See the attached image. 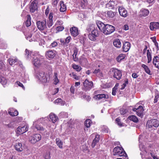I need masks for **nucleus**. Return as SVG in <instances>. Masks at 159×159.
I'll list each match as a JSON object with an SVG mask.
<instances>
[{"instance_id": "f257e3e1", "label": "nucleus", "mask_w": 159, "mask_h": 159, "mask_svg": "<svg viewBox=\"0 0 159 159\" xmlns=\"http://www.w3.org/2000/svg\"><path fill=\"white\" fill-rule=\"evenodd\" d=\"M37 77L38 80L42 83H46L50 80V76L48 74H45L43 71L39 72L37 74Z\"/></svg>"}, {"instance_id": "f03ea898", "label": "nucleus", "mask_w": 159, "mask_h": 159, "mask_svg": "<svg viewBox=\"0 0 159 159\" xmlns=\"http://www.w3.org/2000/svg\"><path fill=\"white\" fill-rule=\"evenodd\" d=\"M110 74H111L113 78L117 80H120L122 76V72L118 69L112 68L110 71Z\"/></svg>"}, {"instance_id": "7ed1b4c3", "label": "nucleus", "mask_w": 159, "mask_h": 159, "mask_svg": "<svg viewBox=\"0 0 159 159\" xmlns=\"http://www.w3.org/2000/svg\"><path fill=\"white\" fill-rule=\"evenodd\" d=\"M146 126L149 128H156L159 126V121L156 119H152L147 121Z\"/></svg>"}, {"instance_id": "20e7f679", "label": "nucleus", "mask_w": 159, "mask_h": 159, "mask_svg": "<svg viewBox=\"0 0 159 159\" xmlns=\"http://www.w3.org/2000/svg\"><path fill=\"white\" fill-rule=\"evenodd\" d=\"M115 30V27L114 26L106 24L102 32L105 34L108 35L113 33Z\"/></svg>"}, {"instance_id": "39448f33", "label": "nucleus", "mask_w": 159, "mask_h": 159, "mask_svg": "<svg viewBox=\"0 0 159 159\" xmlns=\"http://www.w3.org/2000/svg\"><path fill=\"white\" fill-rule=\"evenodd\" d=\"M84 87L83 89L85 91H89L91 89L93 86V83L91 81H89L87 79H86L83 82Z\"/></svg>"}, {"instance_id": "423d86ee", "label": "nucleus", "mask_w": 159, "mask_h": 159, "mask_svg": "<svg viewBox=\"0 0 159 159\" xmlns=\"http://www.w3.org/2000/svg\"><path fill=\"white\" fill-rule=\"evenodd\" d=\"M43 119V118H40L38 120L34 122L33 124V126L37 130H39L41 132H43L44 133V132L46 131V130L43 127L37 124L38 123L41 122Z\"/></svg>"}, {"instance_id": "0eeeda50", "label": "nucleus", "mask_w": 159, "mask_h": 159, "mask_svg": "<svg viewBox=\"0 0 159 159\" xmlns=\"http://www.w3.org/2000/svg\"><path fill=\"white\" fill-rule=\"evenodd\" d=\"M36 25L38 29L40 31L43 30L47 28L46 21L45 20L37 21Z\"/></svg>"}, {"instance_id": "6e6552de", "label": "nucleus", "mask_w": 159, "mask_h": 159, "mask_svg": "<svg viewBox=\"0 0 159 159\" xmlns=\"http://www.w3.org/2000/svg\"><path fill=\"white\" fill-rule=\"evenodd\" d=\"M41 138V135L38 134H36L30 137L29 139L30 141L33 144L39 141Z\"/></svg>"}, {"instance_id": "1a4fd4ad", "label": "nucleus", "mask_w": 159, "mask_h": 159, "mask_svg": "<svg viewBox=\"0 0 159 159\" xmlns=\"http://www.w3.org/2000/svg\"><path fill=\"white\" fill-rule=\"evenodd\" d=\"M132 111L136 112V114L138 116L142 118L143 116V112L144 109L143 106H139L138 108H133Z\"/></svg>"}, {"instance_id": "9d476101", "label": "nucleus", "mask_w": 159, "mask_h": 159, "mask_svg": "<svg viewBox=\"0 0 159 159\" xmlns=\"http://www.w3.org/2000/svg\"><path fill=\"white\" fill-rule=\"evenodd\" d=\"M118 11L120 15L123 17H126L128 15L127 11L122 6L118 7Z\"/></svg>"}, {"instance_id": "9b49d317", "label": "nucleus", "mask_w": 159, "mask_h": 159, "mask_svg": "<svg viewBox=\"0 0 159 159\" xmlns=\"http://www.w3.org/2000/svg\"><path fill=\"white\" fill-rule=\"evenodd\" d=\"M28 130V127L27 125H26L22 126H19L17 129L18 133L20 134H23L27 131Z\"/></svg>"}, {"instance_id": "f8f14e48", "label": "nucleus", "mask_w": 159, "mask_h": 159, "mask_svg": "<svg viewBox=\"0 0 159 159\" xmlns=\"http://www.w3.org/2000/svg\"><path fill=\"white\" fill-rule=\"evenodd\" d=\"M43 61V60L42 59H39L36 57V58H34L33 63L36 67H39L40 66Z\"/></svg>"}, {"instance_id": "ddd939ff", "label": "nucleus", "mask_w": 159, "mask_h": 159, "mask_svg": "<svg viewBox=\"0 0 159 159\" xmlns=\"http://www.w3.org/2000/svg\"><path fill=\"white\" fill-rule=\"evenodd\" d=\"M131 47L130 43L128 42H126L123 43L122 49L123 51L127 52L129 51Z\"/></svg>"}, {"instance_id": "4468645a", "label": "nucleus", "mask_w": 159, "mask_h": 159, "mask_svg": "<svg viewBox=\"0 0 159 159\" xmlns=\"http://www.w3.org/2000/svg\"><path fill=\"white\" fill-rule=\"evenodd\" d=\"M150 29L151 30H154L159 27V23L158 22H152L150 24Z\"/></svg>"}, {"instance_id": "2eb2a0df", "label": "nucleus", "mask_w": 159, "mask_h": 159, "mask_svg": "<svg viewBox=\"0 0 159 159\" xmlns=\"http://www.w3.org/2000/svg\"><path fill=\"white\" fill-rule=\"evenodd\" d=\"M45 55L47 57L53 58L56 55L55 52L51 50H49L46 52Z\"/></svg>"}, {"instance_id": "dca6fc26", "label": "nucleus", "mask_w": 159, "mask_h": 159, "mask_svg": "<svg viewBox=\"0 0 159 159\" xmlns=\"http://www.w3.org/2000/svg\"><path fill=\"white\" fill-rule=\"evenodd\" d=\"M109 96L107 94H98L94 96V98L96 99L100 100L102 98L108 99Z\"/></svg>"}, {"instance_id": "f3484780", "label": "nucleus", "mask_w": 159, "mask_h": 159, "mask_svg": "<svg viewBox=\"0 0 159 159\" xmlns=\"http://www.w3.org/2000/svg\"><path fill=\"white\" fill-rule=\"evenodd\" d=\"M96 23L99 30L102 32L105 27L106 25L99 20L96 21Z\"/></svg>"}, {"instance_id": "a211bd4d", "label": "nucleus", "mask_w": 159, "mask_h": 159, "mask_svg": "<svg viewBox=\"0 0 159 159\" xmlns=\"http://www.w3.org/2000/svg\"><path fill=\"white\" fill-rule=\"evenodd\" d=\"M37 8V3L36 2L34 1L32 2L30 7V11L31 12H34Z\"/></svg>"}, {"instance_id": "6ab92c4d", "label": "nucleus", "mask_w": 159, "mask_h": 159, "mask_svg": "<svg viewBox=\"0 0 159 159\" xmlns=\"http://www.w3.org/2000/svg\"><path fill=\"white\" fill-rule=\"evenodd\" d=\"M152 62L155 66L159 69V55L154 57Z\"/></svg>"}, {"instance_id": "aec40b11", "label": "nucleus", "mask_w": 159, "mask_h": 159, "mask_svg": "<svg viewBox=\"0 0 159 159\" xmlns=\"http://www.w3.org/2000/svg\"><path fill=\"white\" fill-rule=\"evenodd\" d=\"M71 35L74 37L77 36L79 34L78 28L76 27H71L70 30Z\"/></svg>"}, {"instance_id": "412c9836", "label": "nucleus", "mask_w": 159, "mask_h": 159, "mask_svg": "<svg viewBox=\"0 0 159 159\" xmlns=\"http://www.w3.org/2000/svg\"><path fill=\"white\" fill-rule=\"evenodd\" d=\"M79 62L80 64L83 66H85L88 64V61L87 59L83 57H81L80 58Z\"/></svg>"}, {"instance_id": "4be33fe9", "label": "nucleus", "mask_w": 159, "mask_h": 159, "mask_svg": "<svg viewBox=\"0 0 159 159\" xmlns=\"http://www.w3.org/2000/svg\"><path fill=\"white\" fill-rule=\"evenodd\" d=\"M100 139L99 135L97 134L95 136V138L93 139L91 145L92 148H94L96 145L98 143Z\"/></svg>"}, {"instance_id": "5701e85b", "label": "nucleus", "mask_w": 159, "mask_h": 159, "mask_svg": "<svg viewBox=\"0 0 159 159\" xmlns=\"http://www.w3.org/2000/svg\"><path fill=\"white\" fill-rule=\"evenodd\" d=\"M113 44L115 47L118 48H120L121 46L120 40L118 39H115L114 40L113 42Z\"/></svg>"}, {"instance_id": "b1692460", "label": "nucleus", "mask_w": 159, "mask_h": 159, "mask_svg": "<svg viewBox=\"0 0 159 159\" xmlns=\"http://www.w3.org/2000/svg\"><path fill=\"white\" fill-rule=\"evenodd\" d=\"M60 10L61 12H63L66 11V5L64 4V2L63 1H61L60 2Z\"/></svg>"}, {"instance_id": "393cba45", "label": "nucleus", "mask_w": 159, "mask_h": 159, "mask_svg": "<svg viewBox=\"0 0 159 159\" xmlns=\"http://www.w3.org/2000/svg\"><path fill=\"white\" fill-rule=\"evenodd\" d=\"M88 2L87 0H82L80 4V6L83 9H85L88 7Z\"/></svg>"}, {"instance_id": "a878e982", "label": "nucleus", "mask_w": 159, "mask_h": 159, "mask_svg": "<svg viewBox=\"0 0 159 159\" xmlns=\"http://www.w3.org/2000/svg\"><path fill=\"white\" fill-rule=\"evenodd\" d=\"M149 11L148 10L143 9L141 10L140 12V15L141 16L145 17L147 16L149 14Z\"/></svg>"}, {"instance_id": "bb28decb", "label": "nucleus", "mask_w": 159, "mask_h": 159, "mask_svg": "<svg viewBox=\"0 0 159 159\" xmlns=\"http://www.w3.org/2000/svg\"><path fill=\"white\" fill-rule=\"evenodd\" d=\"M49 117L53 123H55L58 119L57 117L55 115L52 113L50 114Z\"/></svg>"}, {"instance_id": "cd10ccee", "label": "nucleus", "mask_w": 159, "mask_h": 159, "mask_svg": "<svg viewBox=\"0 0 159 159\" xmlns=\"http://www.w3.org/2000/svg\"><path fill=\"white\" fill-rule=\"evenodd\" d=\"M9 110L8 112V114L12 116H17L18 114V111L16 110L12 109Z\"/></svg>"}, {"instance_id": "c85d7f7f", "label": "nucleus", "mask_w": 159, "mask_h": 159, "mask_svg": "<svg viewBox=\"0 0 159 159\" xmlns=\"http://www.w3.org/2000/svg\"><path fill=\"white\" fill-rule=\"evenodd\" d=\"M122 148L120 147L119 146L116 147L113 150V155H118L120 152Z\"/></svg>"}, {"instance_id": "c756f323", "label": "nucleus", "mask_w": 159, "mask_h": 159, "mask_svg": "<svg viewBox=\"0 0 159 159\" xmlns=\"http://www.w3.org/2000/svg\"><path fill=\"white\" fill-rule=\"evenodd\" d=\"M74 53L72 55L73 59L75 61H76L78 60V58L76 57V56L78 53V49L76 48L73 49Z\"/></svg>"}, {"instance_id": "7c9ffc66", "label": "nucleus", "mask_w": 159, "mask_h": 159, "mask_svg": "<svg viewBox=\"0 0 159 159\" xmlns=\"http://www.w3.org/2000/svg\"><path fill=\"white\" fill-rule=\"evenodd\" d=\"M141 66L144 69L145 71L149 75H152L151 71L147 66L145 64H143Z\"/></svg>"}, {"instance_id": "2f4dec72", "label": "nucleus", "mask_w": 159, "mask_h": 159, "mask_svg": "<svg viewBox=\"0 0 159 159\" xmlns=\"http://www.w3.org/2000/svg\"><path fill=\"white\" fill-rule=\"evenodd\" d=\"M115 4V1L113 0H110L109 2L107 4V7L110 9L113 8Z\"/></svg>"}, {"instance_id": "473e14b6", "label": "nucleus", "mask_w": 159, "mask_h": 159, "mask_svg": "<svg viewBox=\"0 0 159 159\" xmlns=\"http://www.w3.org/2000/svg\"><path fill=\"white\" fill-rule=\"evenodd\" d=\"M15 148L17 151H22L23 150L22 144L20 143H16L15 146Z\"/></svg>"}, {"instance_id": "72a5a7b5", "label": "nucleus", "mask_w": 159, "mask_h": 159, "mask_svg": "<svg viewBox=\"0 0 159 159\" xmlns=\"http://www.w3.org/2000/svg\"><path fill=\"white\" fill-rule=\"evenodd\" d=\"M94 29H95L94 25L92 24H90L88 25L86 29V30L89 33L90 32H91L92 31H93Z\"/></svg>"}, {"instance_id": "f704fd0d", "label": "nucleus", "mask_w": 159, "mask_h": 159, "mask_svg": "<svg viewBox=\"0 0 159 159\" xmlns=\"http://www.w3.org/2000/svg\"><path fill=\"white\" fill-rule=\"evenodd\" d=\"M128 119L132 121L135 123H137L139 121V120L137 117L134 115L129 116L128 117Z\"/></svg>"}, {"instance_id": "c9c22d12", "label": "nucleus", "mask_w": 159, "mask_h": 159, "mask_svg": "<svg viewBox=\"0 0 159 159\" xmlns=\"http://www.w3.org/2000/svg\"><path fill=\"white\" fill-rule=\"evenodd\" d=\"M31 17L30 15H27V20L25 22V25L26 26L28 27L31 25Z\"/></svg>"}, {"instance_id": "e433bc0d", "label": "nucleus", "mask_w": 159, "mask_h": 159, "mask_svg": "<svg viewBox=\"0 0 159 159\" xmlns=\"http://www.w3.org/2000/svg\"><path fill=\"white\" fill-rule=\"evenodd\" d=\"M56 143L60 148H62L63 142L58 138L56 139Z\"/></svg>"}, {"instance_id": "4c0bfd02", "label": "nucleus", "mask_w": 159, "mask_h": 159, "mask_svg": "<svg viewBox=\"0 0 159 159\" xmlns=\"http://www.w3.org/2000/svg\"><path fill=\"white\" fill-rule=\"evenodd\" d=\"M147 57L148 59V63H149L152 61V55L151 52L149 49L147 50Z\"/></svg>"}, {"instance_id": "58836bf2", "label": "nucleus", "mask_w": 159, "mask_h": 159, "mask_svg": "<svg viewBox=\"0 0 159 159\" xmlns=\"http://www.w3.org/2000/svg\"><path fill=\"white\" fill-rule=\"evenodd\" d=\"M18 60L17 58H10L8 59V61L11 65L15 64L18 61Z\"/></svg>"}, {"instance_id": "ea45409f", "label": "nucleus", "mask_w": 159, "mask_h": 159, "mask_svg": "<svg viewBox=\"0 0 159 159\" xmlns=\"http://www.w3.org/2000/svg\"><path fill=\"white\" fill-rule=\"evenodd\" d=\"M5 126L8 128H12L16 126V123L14 122H11L7 124H5Z\"/></svg>"}, {"instance_id": "a19ab883", "label": "nucleus", "mask_w": 159, "mask_h": 159, "mask_svg": "<svg viewBox=\"0 0 159 159\" xmlns=\"http://www.w3.org/2000/svg\"><path fill=\"white\" fill-rule=\"evenodd\" d=\"M54 102L55 103H59L61 105H63L64 104V102H63L62 100L60 98H58L57 99L55 100Z\"/></svg>"}, {"instance_id": "79ce46f5", "label": "nucleus", "mask_w": 159, "mask_h": 159, "mask_svg": "<svg viewBox=\"0 0 159 159\" xmlns=\"http://www.w3.org/2000/svg\"><path fill=\"white\" fill-rule=\"evenodd\" d=\"M125 55L124 54H121L119 55L118 57L116 58V60L118 62H120L122 60L124 59L125 57Z\"/></svg>"}, {"instance_id": "37998d69", "label": "nucleus", "mask_w": 159, "mask_h": 159, "mask_svg": "<svg viewBox=\"0 0 159 159\" xmlns=\"http://www.w3.org/2000/svg\"><path fill=\"white\" fill-rule=\"evenodd\" d=\"M88 36L89 39L93 41H95L96 39V38L97 37L94 36V34H92V33H89Z\"/></svg>"}, {"instance_id": "c03bdc74", "label": "nucleus", "mask_w": 159, "mask_h": 159, "mask_svg": "<svg viewBox=\"0 0 159 159\" xmlns=\"http://www.w3.org/2000/svg\"><path fill=\"white\" fill-rule=\"evenodd\" d=\"M0 83H1L2 85H5L7 83V80L5 78L2 77H0Z\"/></svg>"}, {"instance_id": "a18cd8bd", "label": "nucleus", "mask_w": 159, "mask_h": 159, "mask_svg": "<svg viewBox=\"0 0 159 159\" xmlns=\"http://www.w3.org/2000/svg\"><path fill=\"white\" fill-rule=\"evenodd\" d=\"M91 121L89 119H87L86 120L84 123V125L86 128H88L90 127L91 125Z\"/></svg>"}, {"instance_id": "49530a36", "label": "nucleus", "mask_w": 159, "mask_h": 159, "mask_svg": "<svg viewBox=\"0 0 159 159\" xmlns=\"http://www.w3.org/2000/svg\"><path fill=\"white\" fill-rule=\"evenodd\" d=\"M107 16L109 18H113L115 16L114 12L111 11H108Z\"/></svg>"}, {"instance_id": "de8ad7c7", "label": "nucleus", "mask_w": 159, "mask_h": 159, "mask_svg": "<svg viewBox=\"0 0 159 159\" xmlns=\"http://www.w3.org/2000/svg\"><path fill=\"white\" fill-rule=\"evenodd\" d=\"M118 155L120 156H127V154L122 148L120 152L118 154Z\"/></svg>"}, {"instance_id": "09e8293b", "label": "nucleus", "mask_w": 159, "mask_h": 159, "mask_svg": "<svg viewBox=\"0 0 159 159\" xmlns=\"http://www.w3.org/2000/svg\"><path fill=\"white\" fill-rule=\"evenodd\" d=\"M72 67L74 69L78 71H80L81 69V68L80 66L75 64L73 65Z\"/></svg>"}, {"instance_id": "8fccbe9b", "label": "nucleus", "mask_w": 159, "mask_h": 159, "mask_svg": "<svg viewBox=\"0 0 159 159\" xmlns=\"http://www.w3.org/2000/svg\"><path fill=\"white\" fill-rule=\"evenodd\" d=\"M99 31H98L97 29H95L93 31H92L91 33H92V34H94V36L97 37L99 35Z\"/></svg>"}, {"instance_id": "3c124183", "label": "nucleus", "mask_w": 159, "mask_h": 159, "mask_svg": "<svg viewBox=\"0 0 159 159\" xmlns=\"http://www.w3.org/2000/svg\"><path fill=\"white\" fill-rule=\"evenodd\" d=\"M128 79H126L124 81V83L122 85V87L121 88V89L123 90L124 89L125 87L126 86V85L128 84Z\"/></svg>"}, {"instance_id": "603ef678", "label": "nucleus", "mask_w": 159, "mask_h": 159, "mask_svg": "<svg viewBox=\"0 0 159 159\" xmlns=\"http://www.w3.org/2000/svg\"><path fill=\"white\" fill-rule=\"evenodd\" d=\"M55 77L54 78V84H57L59 81V80L57 78V73H55Z\"/></svg>"}, {"instance_id": "864d4df0", "label": "nucleus", "mask_w": 159, "mask_h": 159, "mask_svg": "<svg viewBox=\"0 0 159 159\" xmlns=\"http://www.w3.org/2000/svg\"><path fill=\"white\" fill-rule=\"evenodd\" d=\"M47 24V26L50 28L53 25V20H48Z\"/></svg>"}, {"instance_id": "5fc2aeb1", "label": "nucleus", "mask_w": 159, "mask_h": 159, "mask_svg": "<svg viewBox=\"0 0 159 159\" xmlns=\"http://www.w3.org/2000/svg\"><path fill=\"white\" fill-rule=\"evenodd\" d=\"M82 97L83 98L85 99L88 101H89L91 99L90 96L86 95H84Z\"/></svg>"}, {"instance_id": "6e6d98bb", "label": "nucleus", "mask_w": 159, "mask_h": 159, "mask_svg": "<svg viewBox=\"0 0 159 159\" xmlns=\"http://www.w3.org/2000/svg\"><path fill=\"white\" fill-rule=\"evenodd\" d=\"M64 28L62 26H58L56 27V30L58 31H61L63 30Z\"/></svg>"}, {"instance_id": "4d7b16f0", "label": "nucleus", "mask_w": 159, "mask_h": 159, "mask_svg": "<svg viewBox=\"0 0 159 159\" xmlns=\"http://www.w3.org/2000/svg\"><path fill=\"white\" fill-rule=\"evenodd\" d=\"M25 55L27 58L30 57V52L27 49H26L25 51Z\"/></svg>"}, {"instance_id": "13d9d810", "label": "nucleus", "mask_w": 159, "mask_h": 159, "mask_svg": "<svg viewBox=\"0 0 159 159\" xmlns=\"http://www.w3.org/2000/svg\"><path fill=\"white\" fill-rule=\"evenodd\" d=\"M116 123L117 124L120 126H121L122 125V123H121V122L120 121V119L118 118H117L116 119Z\"/></svg>"}, {"instance_id": "bf43d9fd", "label": "nucleus", "mask_w": 159, "mask_h": 159, "mask_svg": "<svg viewBox=\"0 0 159 159\" xmlns=\"http://www.w3.org/2000/svg\"><path fill=\"white\" fill-rule=\"evenodd\" d=\"M57 44L56 42L54 41L51 44L50 47L52 48L55 47L57 45Z\"/></svg>"}, {"instance_id": "052dcab7", "label": "nucleus", "mask_w": 159, "mask_h": 159, "mask_svg": "<svg viewBox=\"0 0 159 159\" xmlns=\"http://www.w3.org/2000/svg\"><path fill=\"white\" fill-rule=\"evenodd\" d=\"M70 38V37L68 36L66 39H65V43H66V44L69 42Z\"/></svg>"}, {"instance_id": "680f3d73", "label": "nucleus", "mask_w": 159, "mask_h": 159, "mask_svg": "<svg viewBox=\"0 0 159 159\" xmlns=\"http://www.w3.org/2000/svg\"><path fill=\"white\" fill-rule=\"evenodd\" d=\"M59 0H52V4L54 6H56Z\"/></svg>"}, {"instance_id": "e2e57ef3", "label": "nucleus", "mask_w": 159, "mask_h": 159, "mask_svg": "<svg viewBox=\"0 0 159 159\" xmlns=\"http://www.w3.org/2000/svg\"><path fill=\"white\" fill-rule=\"evenodd\" d=\"M53 14L52 12H50L49 14L48 19L49 20H53Z\"/></svg>"}, {"instance_id": "0e129e2a", "label": "nucleus", "mask_w": 159, "mask_h": 159, "mask_svg": "<svg viewBox=\"0 0 159 159\" xmlns=\"http://www.w3.org/2000/svg\"><path fill=\"white\" fill-rule=\"evenodd\" d=\"M93 74H97L98 73H100L101 70L99 69H96L93 72Z\"/></svg>"}, {"instance_id": "69168bd1", "label": "nucleus", "mask_w": 159, "mask_h": 159, "mask_svg": "<svg viewBox=\"0 0 159 159\" xmlns=\"http://www.w3.org/2000/svg\"><path fill=\"white\" fill-rule=\"evenodd\" d=\"M16 83L19 86L21 87L23 89H25V88L22 83L19 81H17Z\"/></svg>"}, {"instance_id": "338daca9", "label": "nucleus", "mask_w": 159, "mask_h": 159, "mask_svg": "<svg viewBox=\"0 0 159 159\" xmlns=\"http://www.w3.org/2000/svg\"><path fill=\"white\" fill-rule=\"evenodd\" d=\"M59 90V89L58 88L55 89L53 91L52 94L54 95L57 93L58 92Z\"/></svg>"}, {"instance_id": "774afa93", "label": "nucleus", "mask_w": 159, "mask_h": 159, "mask_svg": "<svg viewBox=\"0 0 159 159\" xmlns=\"http://www.w3.org/2000/svg\"><path fill=\"white\" fill-rule=\"evenodd\" d=\"M70 91L71 93H74L75 91L74 87L73 86H71V88H70Z\"/></svg>"}]
</instances>
